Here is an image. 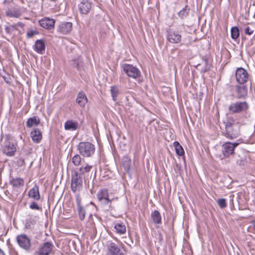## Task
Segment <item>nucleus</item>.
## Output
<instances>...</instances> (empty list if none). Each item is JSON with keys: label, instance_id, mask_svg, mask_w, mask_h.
Listing matches in <instances>:
<instances>
[{"label": "nucleus", "instance_id": "1", "mask_svg": "<svg viewBox=\"0 0 255 255\" xmlns=\"http://www.w3.org/2000/svg\"><path fill=\"white\" fill-rule=\"evenodd\" d=\"M225 130L223 135L227 138L233 140L239 137L241 135V124L236 122L233 118L228 117L224 122Z\"/></svg>", "mask_w": 255, "mask_h": 255}, {"label": "nucleus", "instance_id": "2", "mask_svg": "<svg viewBox=\"0 0 255 255\" xmlns=\"http://www.w3.org/2000/svg\"><path fill=\"white\" fill-rule=\"evenodd\" d=\"M77 149L79 153L85 157L93 156L95 151V145L88 141H81L79 143Z\"/></svg>", "mask_w": 255, "mask_h": 255}, {"label": "nucleus", "instance_id": "3", "mask_svg": "<svg viewBox=\"0 0 255 255\" xmlns=\"http://www.w3.org/2000/svg\"><path fill=\"white\" fill-rule=\"evenodd\" d=\"M97 199L101 204L107 208V210L111 211L113 209L112 202L114 199L109 198L108 189L104 188L101 189L97 194Z\"/></svg>", "mask_w": 255, "mask_h": 255}, {"label": "nucleus", "instance_id": "4", "mask_svg": "<svg viewBox=\"0 0 255 255\" xmlns=\"http://www.w3.org/2000/svg\"><path fill=\"white\" fill-rule=\"evenodd\" d=\"M249 109L247 102H236L231 104L229 107V113L230 114H239L246 112Z\"/></svg>", "mask_w": 255, "mask_h": 255}, {"label": "nucleus", "instance_id": "5", "mask_svg": "<svg viewBox=\"0 0 255 255\" xmlns=\"http://www.w3.org/2000/svg\"><path fill=\"white\" fill-rule=\"evenodd\" d=\"M83 187V177L79 175L77 172H73L71 176V190L76 193L82 190Z\"/></svg>", "mask_w": 255, "mask_h": 255}, {"label": "nucleus", "instance_id": "6", "mask_svg": "<svg viewBox=\"0 0 255 255\" xmlns=\"http://www.w3.org/2000/svg\"><path fill=\"white\" fill-rule=\"evenodd\" d=\"M239 145V143L227 141L222 145V152L224 158H229L235 154V148Z\"/></svg>", "mask_w": 255, "mask_h": 255}, {"label": "nucleus", "instance_id": "7", "mask_svg": "<svg viewBox=\"0 0 255 255\" xmlns=\"http://www.w3.org/2000/svg\"><path fill=\"white\" fill-rule=\"evenodd\" d=\"M124 72L128 76L133 79H136L140 76V71L136 67L131 64H123L122 66Z\"/></svg>", "mask_w": 255, "mask_h": 255}, {"label": "nucleus", "instance_id": "8", "mask_svg": "<svg viewBox=\"0 0 255 255\" xmlns=\"http://www.w3.org/2000/svg\"><path fill=\"white\" fill-rule=\"evenodd\" d=\"M2 152L7 156H14L16 152V144L6 140L4 143Z\"/></svg>", "mask_w": 255, "mask_h": 255}, {"label": "nucleus", "instance_id": "9", "mask_svg": "<svg viewBox=\"0 0 255 255\" xmlns=\"http://www.w3.org/2000/svg\"><path fill=\"white\" fill-rule=\"evenodd\" d=\"M106 246L108 255H124L121 247L115 243L108 241Z\"/></svg>", "mask_w": 255, "mask_h": 255}, {"label": "nucleus", "instance_id": "10", "mask_svg": "<svg viewBox=\"0 0 255 255\" xmlns=\"http://www.w3.org/2000/svg\"><path fill=\"white\" fill-rule=\"evenodd\" d=\"M54 248V246L51 242H46L41 245L34 255H49Z\"/></svg>", "mask_w": 255, "mask_h": 255}, {"label": "nucleus", "instance_id": "11", "mask_svg": "<svg viewBox=\"0 0 255 255\" xmlns=\"http://www.w3.org/2000/svg\"><path fill=\"white\" fill-rule=\"evenodd\" d=\"M16 241L18 245L26 251H29L31 247L29 238L25 234H21L16 237Z\"/></svg>", "mask_w": 255, "mask_h": 255}, {"label": "nucleus", "instance_id": "12", "mask_svg": "<svg viewBox=\"0 0 255 255\" xmlns=\"http://www.w3.org/2000/svg\"><path fill=\"white\" fill-rule=\"evenodd\" d=\"M235 76L237 82L240 84H244L249 79L248 73L243 68H239L237 69Z\"/></svg>", "mask_w": 255, "mask_h": 255}, {"label": "nucleus", "instance_id": "13", "mask_svg": "<svg viewBox=\"0 0 255 255\" xmlns=\"http://www.w3.org/2000/svg\"><path fill=\"white\" fill-rule=\"evenodd\" d=\"M93 3L89 0H82L78 4V9L82 14L87 15L92 10Z\"/></svg>", "mask_w": 255, "mask_h": 255}, {"label": "nucleus", "instance_id": "14", "mask_svg": "<svg viewBox=\"0 0 255 255\" xmlns=\"http://www.w3.org/2000/svg\"><path fill=\"white\" fill-rule=\"evenodd\" d=\"M167 40L172 43H178L181 41V35L177 31H175L172 29L167 30Z\"/></svg>", "mask_w": 255, "mask_h": 255}, {"label": "nucleus", "instance_id": "15", "mask_svg": "<svg viewBox=\"0 0 255 255\" xmlns=\"http://www.w3.org/2000/svg\"><path fill=\"white\" fill-rule=\"evenodd\" d=\"M72 23L70 22H62L57 28V31L62 34H68L72 29Z\"/></svg>", "mask_w": 255, "mask_h": 255}, {"label": "nucleus", "instance_id": "16", "mask_svg": "<svg viewBox=\"0 0 255 255\" xmlns=\"http://www.w3.org/2000/svg\"><path fill=\"white\" fill-rule=\"evenodd\" d=\"M235 88L238 99H245L247 97L248 87L247 86L243 84L242 85H236Z\"/></svg>", "mask_w": 255, "mask_h": 255}, {"label": "nucleus", "instance_id": "17", "mask_svg": "<svg viewBox=\"0 0 255 255\" xmlns=\"http://www.w3.org/2000/svg\"><path fill=\"white\" fill-rule=\"evenodd\" d=\"M40 25L47 29H51L54 28L55 20L48 17L42 18L39 21Z\"/></svg>", "mask_w": 255, "mask_h": 255}, {"label": "nucleus", "instance_id": "18", "mask_svg": "<svg viewBox=\"0 0 255 255\" xmlns=\"http://www.w3.org/2000/svg\"><path fill=\"white\" fill-rule=\"evenodd\" d=\"M34 50L39 54H42L45 49V43L43 40H37L33 46Z\"/></svg>", "mask_w": 255, "mask_h": 255}, {"label": "nucleus", "instance_id": "19", "mask_svg": "<svg viewBox=\"0 0 255 255\" xmlns=\"http://www.w3.org/2000/svg\"><path fill=\"white\" fill-rule=\"evenodd\" d=\"M28 196L35 200L38 201L40 199L39 186L37 184H35L34 187L29 191Z\"/></svg>", "mask_w": 255, "mask_h": 255}, {"label": "nucleus", "instance_id": "20", "mask_svg": "<svg viewBox=\"0 0 255 255\" xmlns=\"http://www.w3.org/2000/svg\"><path fill=\"white\" fill-rule=\"evenodd\" d=\"M76 102L81 107H84L88 102L87 97L83 91H80L76 99Z\"/></svg>", "mask_w": 255, "mask_h": 255}, {"label": "nucleus", "instance_id": "21", "mask_svg": "<svg viewBox=\"0 0 255 255\" xmlns=\"http://www.w3.org/2000/svg\"><path fill=\"white\" fill-rule=\"evenodd\" d=\"M234 158L237 165L240 166L245 165L248 162L246 156L243 152L241 154L235 155Z\"/></svg>", "mask_w": 255, "mask_h": 255}, {"label": "nucleus", "instance_id": "22", "mask_svg": "<svg viewBox=\"0 0 255 255\" xmlns=\"http://www.w3.org/2000/svg\"><path fill=\"white\" fill-rule=\"evenodd\" d=\"M30 136L34 143H39L42 139L41 132L38 128H34L31 131Z\"/></svg>", "mask_w": 255, "mask_h": 255}, {"label": "nucleus", "instance_id": "23", "mask_svg": "<svg viewBox=\"0 0 255 255\" xmlns=\"http://www.w3.org/2000/svg\"><path fill=\"white\" fill-rule=\"evenodd\" d=\"M5 14L8 17L18 18L21 15L20 8L19 7H13V8L8 9L6 11Z\"/></svg>", "mask_w": 255, "mask_h": 255}, {"label": "nucleus", "instance_id": "24", "mask_svg": "<svg viewBox=\"0 0 255 255\" xmlns=\"http://www.w3.org/2000/svg\"><path fill=\"white\" fill-rule=\"evenodd\" d=\"M64 128L66 130H75L78 128V123L72 120H68L65 123Z\"/></svg>", "mask_w": 255, "mask_h": 255}, {"label": "nucleus", "instance_id": "25", "mask_svg": "<svg viewBox=\"0 0 255 255\" xmlns=\"http://www.w3.org/2000/svg\"><path fill=\"white\" fill-rule=\"evenodd\" d=\"M40 123V119L37 116H33L29 118L26 122V126L28 128H31L33 126H37Z\"/></svg>", "mask_w": 255, "mask_h": 255}, {"label": "nucleus", "instance_id": "26", "mask_svg": "<svg viewBox=\"0 0 255 255\" xmlns=\"http://www.w3.org/2000/svg\"><path fill=\"white\" fill-rule=\"evenodd\" d=\"M92 168L93 166L92 165L86 164L85 166L83 165L78 169V170L75 171L74 172H77L79 175L83 177V176L85 174L89 172Z\"/></svg>", "mask_w": 255, "mask_h": 255}, {"label": "nucleus", "instance_id": "27", "mask_svg": "<svg viewBox=\"0 0 255 255\" xmlns=\"http://www.w3.org/2000/svg\"><path fill=\"white\" fill-rule=\"evenodd\" d=\"M10 184L14 188H20L24 185V181L22 178L18 177L11 179Z\"/></svg>", "mask_w": 255, "mask_h": 255}, {"label": "nucleus", "instance_id": "28", "mask_svg": "<svg viewBox=\"0 0 255 255\" xmlns=\"http://www.w3.org/2000/svg\"><path fill=\"white\" fill-rule=\"evenodd\" d=\"M37 217L36 216H31L26 220L25 223V227L27 229H32L36 223Z\"/></svg>", "mask_w": 255, "mask_h": 255}, {"label": "nucleus", "instance_id": "29", "mask_svg": "<svg viewBox=\"0 0 255 255\" xmlns=\"http://www.w3.org/2000/svg\"><path fill=\"white\" fill-rule=\"evenodd\" d=\"M151 218L153 223L156 224H160L161 222V217L160 213L157 210H155L151 213Z\"/></svg>", "mask_w": 255, "mask_h": 255}, {"label": "nucleus", "instance_id": "30", "mask_svg": "<svg viewBox=\"0 0 255 255\" xmlns=\"http://www.w3.org/2000/svg\"><path fill=\"white\" fill-rule=\"evenodd\" d=\"M114 228L119 234L123 235L126 232V227L123 223L115 224Z\"/></svg>", "mask_w": 255, "mask_h": 255}, {"label": "nucleus", "instance_id": "31", "mask_svg": "<svg viewBox=\"0 0 255 255\" xmlns=\"http://www.w3.org/2000/svg\"><path fill=\"white\" fill-rule=\"evenodd\" d=\"M173 145L177 154L179 156H182L184 154V150L182 146L178 141H175L173 143Z\"/></svg>", "mask_w": 255, "mask_h": 255}, {"label": "nucleus", "instance_id": "32", "mask_svg": "<svg viewBox=\"0 0 255 255\" xmlns=\"http://www.w3.org/2000/svg\"><path fill=\"white\" fill-rule=\"evenodd\" d=\"M123 166L126 171L128 172L130 170L131 160L128 157L125 156L122 160Z\"/></svg>", "mask_w": 255, "mask_h": 255}, {"label": "nucleus", "instance_id": "33", "mask_svg": "<svg viewBox=\"0 0 255 255\" xmlns=\"http://www.w3.org/2000/svg\"><path fill=\"white\" fill-rule=\"evenodd\" d=\"M110 91L113 101L116 102L117 98L120 93L119 88L117 86H112Z\"/></svg>", "mask_w": 255, "mask_h": 255}, {"label": "nucleus", "instance_id": "34", "mask_svg": "<svg viewBox=\"0 0 255 255\" xmlns=\"http://www.w3.org/2000/svg\"><path fill=\"white\" fill-rule=\"evenodd\" d=\"M17 30L18 28H16L15 25L13 24H9L5 27L6 33L9 35H13L14 32Z\"/></svg>", "mask_w": 255, "mask_h": 255}, {"label": "nucleus", "instance_id": "35", "mask_svg": "<svg viewBox=\"0 0 255 255\" xmlns=\"http://www.w3.org/2000/svg\"><path fill=\"white\" fill-rule=\"evenodd\" d=\"M231 37L233 39H237L240 35L239 29L237 26L233 27L231 29Z\"/></svg>", "mask_w": 255, "mask_h": 255}, {"label": "nucleus", "instance_id": "36", "mask_svg": "<svg viewBox=\"0 0 255 255\" xmlns=\"http://www.w3.org/2000/svg\"><path fill=\"white\" fill-rule=\"evenodd\" d=\"M72 162L75 166H79L81 162V156L79 154L75 155L72 158Z\"/></svg>", "mask_w": 255, "mask_h": 255}, {"label": "nucleus", "instance_id": "37", "mask_svg": "<svg viewBox=\"0 0 255 255\" xmlns=\"http://www.w3.org/2000/svg\"><path fill=\"white\" fill-rule=\"evenodd\" d=\"M189 11V9H187V6H186L178 12V16L181 18L183 19L186 17V16L188 15Z\"/></svg>", "mask_w": 255, "mask_h": 255}, {"label": "nucleus", "instance_id": "38", "mask_svg": "<svg viewBox=\"0 0 255 255\" xmlns=\"http://www.w3.org/2000/svg\"><path fill=\"white\" fill-rule=\"evenodd\" d=\"M78 212L80 220L83 221L85 218L86 211L83 207H80L78 208Z\"/></svg>", "mask_w": 255, "mask_h": 255}, {"label": "nucleus", "instance_id": "39", "mask_svg": "<svg viewBox=\"0 0 255 255\" xmlns=\"http://www.w3.org/2000/svg\"><path fill=\"white\" fill-rule=\"evenodd\" d=\"M72 65L78 70H80L81 69V62L80 61L79 59H73L72 60Z\"/></svg>", "mask_w": 255, "mask_h": 255}, {"label": "nucleus", "instance_id": "40", "mask_svg": "<svg viewBox=\"0 0 255 255\" xmlns=\"http://www.w3.org/2000/svg\"><path fill=\"white\" fill-rule=\"evenodd\" d=\"M219 206L221 209H224L227 207L226 200L224 198L219 199L217 201Z\"/></svg>", "mask_w": 255, "mask_h": 255}, {"label": "nucleus", "instance_id": "41", "mask_svg": "<svg viewBox=\"0 0 255 255\" xmlns=\"http://www.w3.org/2000/svg\"><path fill=\"white\" fill-rule=\"evenodd\" d=\"M203 62L205 66L201 69V71L202 72L205 73L209 70L210 65L208 63V60L206 59H204Z\"/></svg>", "mask_w": 255, "mask_h": 255}, {"label": "nucleus", "instance_id": "42", "mask_svg": "<svg viewBox=\"0 0 255 255\" xmlns=\"http://www.w3.org/2000/svg\"><path fill=\"white\" fill-rule=\"evenodd\" d=\"M29 208L31 209H33V210H41V208L40 206H39V205L37 204V203H36L35 202H33L30 205Z\"/></svg>", "mask_w": 255, "mask_h": 255}, {"label": "nucleus", "instance_id": "43", "mask_svg": "<svg viewBox=\"0 0 255 255\" xmlns=\"http://www.w3.org/2000/svg\"><path fill=\"white\" fill-rule=\"evenodd\" d=\"M38 32L36 30H32L28 31L26 33V37L27 38L32 37L34 35L38 34Z\"/></svg>", "mask_w": 255, "mask_h": 255}, {"label": "nucleus", "instance_id": "44", "mask_svg": "<svg viewBox=\"0 0 255 255\" xmlns=\"http://www.w3.org/2000/svg\"><path fill=\"white\" fill-rule=\"evenodd\" d=\"M76 203L78 208H80V207H83L81 204V199L79 194H77L76 195Z\"/></svg>", "mask_w": 255, "mask_h": 255}, {"label": "nucleus", "instance_id": "45", "mask_svg": "<svg viewBox=\"0 0 255 255\" xmlns=\"http://www.w3.org/2000/svg\"><path fill=\"white\" fill-rule=\"evenodd\" d=\"M254 30L252 29L250 27L247 26L245 29V32L246 34L251 35L254 33Z\"/></svg>", "mask_w": 255, "mask_h": 255}, {"label": "nucleus", "instance_id": "46", "mask_svg": "<svg viewBox=\"0 0 255 255\" xmlns=\"http://www.w3.org/2000/svg\"><path fill=\"white\" fill-rule=\"evenodd\" d=\"M17 164L18 166L24 165L25 164L24 159L22 157L19 158L17 160Z\"/></svg>", "mask_w": 255, "mask_h": 255}, {"label": "nucleus", "instance_id": "47", "mask_svg": "<svg viewBox=\"0 0 255 255\" xmlns=\"http://www.w3.org/2000/svg\"><path fill=\"white\" fill-rule=\"evenodd\" d=\"M158 239L159 242H160V243L161 244L163 240V237L161 233H158Z\"/></svg>", "mask_w": 255, "mask_h": 255}, {"label": "nucleus", "instance_id": "48", "mask_svg": "<svg viewBox=\"0 0 255 255\" xmlns=\"http://www.w3.org/2000/svg\"><path fill=\"white\" fill-rule=\"evenodd\" d=\"M253 230V233L255 234V222L253 223V224L252 226H250L249 228V230L250 232Z\"/></svg>", "mask_w": 255, "mask_h": 255}, {"label": "nucleus", "instance_id": "49", "mask_svg": "<svg viewBox=\"0 0 255 255\" xmlns=\"http://www.w3.org/2000/svg\"><path fill=\"white\" fill-rule=\"evenodd\" d=\"M13 25H15L16 28H17L18 26L22 27L24 26V24L23 23H22L21 22H18L17 23H15Z\"/></svg>", "mask_w": 255, "mask_h": 255}, {"label": "nucleus", "instance_id": "50", "mask_svg": "<svg viewBox=\"0 0 255 255\" xmlns=\"http://www.w3.org/2000/svg\"><path fill=\"white\" fill-rule=\"evenodd\" d=\"M3 78L4 80V81H5V82L7 83V81L6 80V78H5V77H3Z\"/></svg>", "mask_w": 255, "mask_h": 255}, {"label": "nucleus", "instance_id": "51", "mask_svg": "<svg viewBox=\"0 0 255 255\" xmlns=\"http://www.w3.org/2000/svg\"><path fill=\"white\" fill-rule=\"evenodd\" d=\"M3 78L4 80V81H5V82L7 83V81L6 80V78H5V77H3Z\"/></svg>", "mask_w": 255, "mask_h": 255}, {"label": "nucleus", "instance_id": "52", "mask_svg": "<svg viewBox=\"0 0 255 255\" xmlns=\"http://www.w3.org/2000/svg\"><path fill=\"white\" fill-rule=\"evenodd\" d=\"M51 1H55L56 0H50Z\"/></svg>", "mask_w": 255, "mask_h": 255}]
</instances>
